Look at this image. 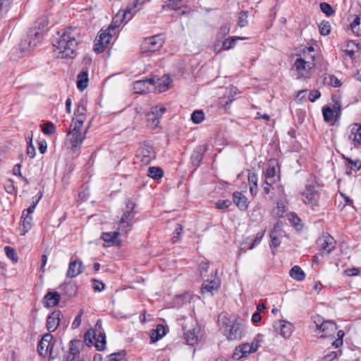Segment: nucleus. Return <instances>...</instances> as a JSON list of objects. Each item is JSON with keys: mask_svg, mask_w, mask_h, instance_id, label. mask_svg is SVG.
<instances>
[{"mask_svg": "<svg viewBox=\"0 0 361 361\" xmlns=\"http://www.w3.org/2000/svg\"><path fill=\"white\" fill-rule=\"evenodd\" d=\"M79 36L78 30L73 27L61 29L53 36L52 44L59 51V57L74 59L76 56Z\"/></svg>", "mask_w": 361, "mask_h": 361, "instance_id": "f257e3e1", "label": "nucleus"}, {"mask_svg": "<svg viewBox=\"0 0 361 361\" xmlns=\"http://www.w3.org/2000/svg\"><path fill=\"white\" fill-rule=\"evenodd\" d=\"M48 24V20L46 16L39 18L30 28L27 37L20 44V49L23 52H30L32 51L41 42L43 32L41 31Z\"/></svg>", "mask_w": 361, "mask_h": 361, "instance_id": "f03ea898", "label": "nucleus"}, {"mask_svg": "<svg viewBox=\"0 0 361 361\" xmlns=\"http://www.w3.org/2000/svg\"><path fill=\"white\" fill-rule=\"evenodd\" d=\"M136 204L135 202L128 200L126 203V209L123 212V215L119 221L118 230L127 235L128 231L131 230L133 226V220L135 217L136 212L135 208Z\"/></svg>", "mask_w": 361, "mask_h": 361, "instance_id": "7ed1b4c3", "label": "nucleus"}, {"mask_svg": "<svg viewBox=\"0 0 361 361\" xmlns=\"http://www.w3.org/2000/svg\"><path fill=\"white\" fill-rule=\"evenodd\" d=\"M331 102V106H326L322 108L324 120L326 122L336 121L341 116L340 97L336 94L332 95Z\"/></svg>", "mask_w": 361, "mask_h": 361, "instance_id": "20e7f679", "label": "nucleus"}, {"mask_svg": "<svg viewBox=\"0 0 361 361\" xmlns=\"http://www.w3.org/2000/svg\"><path fill=\"white\" fill-rule=\"evenodd\" d=\"M140 0H135L133 2V8H128L126 10H121L118 12L115 17L113 18V20L111 24L109 25L107 29L109 31L114 32L115 30L120 26L121 23L123 21L128 22L129 21L135 14V12H133V10L137 7V4L140 3Z\"/></svg>", "mask_w": 361, "mask_h": 361, "instance_id": "39448f33", "label": "nucleus"}, {"mask_svg": "<svg viewBox=\"0 0 361 361\" xmlns=\"http://www.w3.org/2000/svg\"><path fill=\"white\" fill-rule=\"evenodd\" d=\"M95 336L102 338L103 345L106 344V334L102 329V319H98L94 325V328L88 330L84 334V341L88 347L93 345L92 338H95Z\"/></svg>", "mask_w": 361, "mask_h": 361, "instance_id": "423d86ee", "label": "nucleus"}, {"mask_svg": "<svg viewBox=\"0 0 361 361\" xmlns=\"http://www.w3.org/2000/svg\"><path fill=\"white\" fill-rule=\"evenodd\" d=\"M164 43V37L161 35H156L145 38L142 44L141 49L143 53L154 52L159 51Z\"/></svg>", "mask_w": 361, "mask_h": 361, "instance_id": "0eeeda50", "label": "nucleus"}, {"mask_svg": "<svg viewBox=\"0 0 361 361\" xmlns=\"http://www.w3.org/2000/svg\"><path fill=\"white\" fill-rule=\"evenodd\" d=\"M262 342L257 337L253 338L251 343H245L235 348L234 357H238V359L241 357H247L251 353L256 352Z\"/></svg>", "mask_w": 361, "mask_h": 361, "instance_id": "6e6552de", "label": "nucleus"}, {"mask_svg": "<svg viewBox=\"0 0 361 361\" xmlns=\"http://www.w3.org/2000/svg\"><path fill=\"white\" fill-rule=\"evenodd\" d=\"M112 35V32L109 31L107 28L102 29L94 40V51L97 54L104 52L110 43Z\"/></svg>", "mask_w": 361, "mask_h": 361, "instance_id": "1a4fd4ad", "label": "nucleus"}, {"mask_svg": "<svg viewBox=\"0 0 361 361\" xmlns=\"http://www.w3.org/2000/svg\"><path fill=\"white\" fill-rule=\"evenodd\" d=\"M166 109L164 106H154L150 109L147 116V124L151 128H155L159 126L160 119Z\"/></svg>", "mask_w": 361, "mask_h": 361, "instance_id": "9d476101", "label": "nucleus"}, {"mask_svg": "<svg viewBox=\"0 0 361 361\" xmlns=\"http://www.w3.org/2000/svg\"><path fill=\"white\" fill-rule=\"evenodd\" d=\"M302 195L305 197L304 202L310 205L312 208L318 206V201L320 194L316 189V186L313 183H309L306 185V189L303 192Z\"/></svg>", "mask_w": 361, "mask_h": 361, "instance_id": "9b49d317", "label": "nucleus"}, {"mask_svg": "<svg viewBox=\"0 0 361 361\" xmlns=\"http://www.w3.org/2000/svg\"><path fill=\"white\" fill-rule=\"evenodd\" d=\"M217 274L218 271L216 269L214 275H212L210 279L205 280L202 283L201 288V292L202 294L210 293L213 295L214 293L216 292L219 289L221 281L217 276Z\"/></svg>", "mask_w": 361, "mask_h": 361, "instance_id": "f8f14e48", "label": "nucleus"}, {"mask_svg": "<svg viewBox=\"0 0 361 361\" xmlns=\"http://www.w3.org/2000/svg\"><path fill=\"white\" fill-rule=\"evenodd\" d=\"M136 156L142 164L147 165L155 158V152L151 145L144 144L137 149Z\"/></svg>", "mask_w": 361, "mask_h": 361, "instance_id": "ddd939ff", "label": "nucleus"}, {"mask_svg": "<svg viewBox=\"0 0 361 361\" xmlns=\"http://www.w3.org/2000/svg\"><path fill=\"white\" fill-rule=\"evenodd\" d=\"M86 133L87 130L83 133L69 130L67 134V142L70 143V148L73 152H77L80 149L83 140L85 139Z\"/></svg>", "mask_w": 361, "mask_h": 361, "instance_id": "4468645a", "label": "nucleus"}, {"mask_svg": "<svg viewBox=\"0 0 361 361\" xmlns=\"http://www.w3.org/2000/svg\"><path fill=\"white\" fill-rule=\"evenodd\" d=\"M318 243L322 250V255L324 256L329 255L334 250L336 241L329 233H326L318 240Z\"/></svg>", "mask_w": 361, "mask_h": 361, "instance_id": "2eb2a0df", "label": "nucleus"}, {"mask_svg": "<svg viewBox=\"0 0 361 361\" xmlns=\"http://www.w3.org/2000/svg\"><path fill=\"white\" fill-rule=\"evenodd\" d=\"M315 323L319 331L322 333V338L333 336L337 330L336 323L331 321H323L321 324Z\"/></svg>", "mask_w": 361, "mask_h": 361, "instance_id": "dca6fc26", "label": "nucleus"}, {"mask_svg": "<svg viewBox=\"0 0 361 361\" xmlns=\"http://www.w3.org/2000/svg\"><path fill=\"white\" fill-rule=\"evenodd\" d=\"M274 328L276 331H279L280 334L284 338H289L293 330V324L284 320L274 322Z\"/></svg>", "mask_w": 361, "mask_h": 361, "instance_id": "f3484780", "label": "nucleus"}, {"mask_svg": "<svg viewBox=\"0 0 361 361\" xmlns=\"http://www.w3.org/2000/svg\"><path fill=\"white\" fill-rule=\"evenodd\" d=\"M61 315L62 313L60 310H54L47 317L46 327L49 334L56 330L60 324Z\"/></svg>", "mask_w": 361, "mask_h": 361, "instance_id": "a211bd4d", "label": "nucleus"}, {"mask_svg": "<svg viewBox=\"0 0 361 361\" xmlns=\"http://www.w3.org/2000/svg\"><path fill=\"white\" fill-rule=\"evenodd\" d=\"M208 149V145L203 144L202 145L197 146L192 155H191V161L193 166H199L202 163L204 154Z\"/></svg>", "mask_w": 361, "mask_h": 361, "instance_id": "6ab92c4d", "label": "nucleus"}, {"mask_svg": "<svg viewBox=\"0 0 361 361\" xmlns=\"http://www.w3.org/2000/svg\"><path fill=\"white\" fill-rule=\"evenodd\" d=\"M59 289L61 290V296L64 298L65 300H68L76 295L78 291V286L75 283L68 282L61 284L59 287Z\"/></svg>", "mask_w": 361, "mask_h": 361, "instance_id": "aec40b11", "label": "nucleus"}, {"mask_svg": "<svg viewBox=\"0 0 361 361\" xmlns=\"http://www.w3.org/2000/svg\"><path fill=\"white\" fill-rule=\"evenodd\" d=\"M53 341V336L49 334H45L42 339L38 342L37 350L39 355L42 357H45L48 354V347L49 341Z\"/></svg>", "mask_w": 361, "mask_h": 361, "instance_id": "412c9836", "label": "nucleus"}, {"mask_svg": "<svg viewBox=\"0 0 361 361\" xmlns=\"http://www.w3.org/2000/svg\"><path fill=\"white\" fill-rule=\"evenodd\" d=\"M61 295L56 291H49L43 298V305L45 307H53L59 305Z\"/></svg>", "mask_w": 361, "mask_h": 361, "instance_id": "4be33fe9", "label": "nucleus"}, {"mask_svg": "<svg viewBox=\"0 0 361 361\" xmlns=\"http://www.w3.org/2000/svg\"><path fill=\"white\" fill-rule=\"evenodd\" d=\"M83 271L82 262L79 259L71 261L69 263L68 269L66 273L68 278H74L81 274Z\"/></svg>", "mask_w": 361, "mask_h": 361, "instance_id": "5701e85b", "label": "nucleus"}, {"mask_svg": "<svg viewBox=\"0 0 361 361\" xmlns=\"http://www.w3.org/2000/svg\"><path fill=\"white\" fill-rule=\"evenodd\" d=\"M122 233L121 231H114V232H106L102 233L101 235V238L106 243H108V246L110 245H120L121 240H118V235Z\"/></svg>", "mask_w": 361, "mask_h": 361, "instance_id": "b1692460", "label": "nucleus"}, {"mask_svg": "<svg viewBox=\"0 0 361 361\" xmlns=\"http://www.w3.org/2000/svg\"><path fill=\"white\" fill-rule=\"evenodd\" d=\"M233 202L240 211L248 208L247 198L242 192L235 191L233 193Z\"/></svg>", "mask_w": 361, "mask_h": 361, "instance_id": "393cba45", "label": "nucleus"}, {"mask_svg": "<svg viewBox=\"0 0 361 361\" xmlns=\"http://www.w3.org/2000/svg\"><path fill=\"white\" fill-rule=\"evenodd\" d=\"M227 327L228 328V334L227 337L229 340H236L241 338L242 332L239 323L229 321V324H227Z\"/></svg>", "mask_w": 361, "mask_h": 361, "instance_id": "a878e982", "label": "nucleus"}, {"mask_svg": "<svg viewBox=\"0 0 361 361\" xmlns=\"http://www.w3.org/2000/svg\"><path fill=\"white\" fill-rule=\"evenodd\" d=\"M294 66L295 69L300 73L302 71H305L306 73H310V70L314 68V63L306 61L302 58H298L295 60Z\"/></svg>", "mask_w": 361, "mask_h": 361, "instance_id": "bb28decb", "label": "nucleus"}, {"mask_svg": "<svg viewBox=\"0 0 361 361\" xmlns=\"http://www.w3.org/2000/svg\"><path fill=\"white\" fill-rule=\"evenodd\" d=\"M83 348V343L80 340H73L69 343V355L70 359L75 361L77 355H78Z\"/></svg>", "mask_w": 361, "mask_h": 361, "instance_id": "cd10ccee", "label": "nucleus"}, {"mask_svg": "<svg viewBox=\"0 0 361 361\" xmlns=\"http://www.w3.org/2000/svg\"><path fill=\"white\" fill-rule=\"evenodd\" d=\"M200 332L199 327H194L184 333V339L189 345H194L197 341V334Z\"/></svg>", "mask_w": 361, "mask_h": 361, "instance_id": "c85d7f7f", "label": "nucleus"}, {"mask_svg": "<svg viewBox=\"0 0 361 361\" xmlns=\"http://www.w3.org/2000/svg\"><path fill=\"white\" fill-rule=\"evenodd\" d=\"M32 216H25V212H22L20 221V234L24 235L32 227Z\"/></svg>", "mask_w": 361, "mask_h": 361, "instance_id": "c756f323", "label": "nucleus"}, {"mask_svg": "<svg viewBox=\"0 0 361 361\" xmlns=\"http://www.w3.org/2000/svg\"><path fill=\"white\" fill-rule=\"evenodd\" d=\"M349 138L353 140L355 143L361 144V125L355 123L351 129Z\"/></svg>", "mask_w": 361, "mask_h": 361, "instance_id": "7c9ffc66", "label": "nucleus"}, {"mask_svg": "<svg viewBox=\"0 0 361 361\" xmlns=\"http://www.w3.org/2000/svg\"><path fill=\"white\" fill-rule=\"evenodd\" d=\"M166 334V330L162 324H158L155 329H152L150 334V338L152 342L161 339Z\"/></svg>", "mask_w": 361, "mask_h": 361, "instance_id": "2f4dec72", "label": "nucleus"}, {"mask_svg": "<svg viewBox=\"0 0 361 361\" xmlns=\"http://www.w3.org/2000/svg\"><path fill=\"white\" fill-rule=\"evenodd\" d=\"M88 73L87 71H82L78 75L77 87L78 90L82 91L87 87L88 82Z\"/></svg>", "mask_w": 361, "mask_h": 361, "instance_id": "473e14b6", "label": "nucleus"}, {"mask_svg": "<svg viewBox=\"0 0 361 361\" xmlns=\"http://www.w3.org/2000/svg\"><path fill=\"white\" fill-rule=\"evenodd\" d=\"M290 276L295 280L302 281L305 278V274L303 270L299 266H294L290 270Z\"/></svg>", "mask_w": 361, "mask_h": 361, "instance_id": "72a5a7b5", "label": "nucleus"}, {"mask_svg": "<svg viewBox=\"0 0 361 361\" xmlns=\"http://www.w3.org/2000/svg\"><path fill=\"white\" fill-rule=\"evenodd\" d=\"M245 39L246 37H230L226 39L224 41H223L222 47L225 50L231 49L235 46L237 41L244 40Z\"/></svg>", "mask_w": 361, "mask_h": 361, "instance_id": "f704fd0d", "label": "nucleus"}, {"mask_svg": "<svg viewBox=\"0 0 361 361\" xmlns=\"http://www.w3.org/2000/svg\"><path fill=\"white\" fill-rule=\"evenodd\" d=\"M147 175L152 179L159 180L164 176V171L160 167L150 166L148 168Z\"/></svg>", "mask_w": 361, "mask_h": 361, "instance_id": "c9c22d12", "label": "nucleus"}, {"mask_svg": "<svg viewBox=\"0 0 361 361\" xmlns=\"http://www.w3.org/2000/svg\"><path fill=\"white\" fill-rule=\"evenodd\" d=\"M350 30L357 36H361V16H356L350 25Z\"/></svg>", "mask_w": 361, "mask_h": 361, "instance_id": "e433bc0d", "label": "nucleus"}, {"mask_svg": "<svg viewBox=\"0 0 361 361\" xmlns=\"http://www.w3.org/2000/svg\"><path fill=\"white\" fill-rule=\"evenodd\" d=\"M172 80L169 76L164 75L161 79H158V88L160 92H165L169 89Z\"/></svg>", "mask_w": 361, "mask_h": 361, "instance_id": "4c0bfd02", "label": "nucleus"}, {"mask_svg": "<svg viewBox=\"0 0 361 361\" xmlns=\"http://www.w3.org/2000/svg\"><path fill=\"white\" fill-rule=\"evenodd\" d=\"M133 89L137 94H145L149 92V88L146 85V82H145L144 80L134 82Z\"/></svg>", "mask_w": 361, "mask_h": 361, "instance_id": "58836bf2", "label": "nucleus"}, {"mask_svg": "<svg viewBox=\"0 0 361 361\" xmlns=\"http://www.w3.org/2000/svg\"><path fill=\"white\" fill-rule=\"evenodd\" d=\"M269 237L271 238L269 246L271 247L272 253L274 255L276 247H279L281 244V240L276 234H274L273 231H271L269 232Z\"/></svg>", "mask_w": 361, "mask_h": 361, "instance_id": "ea45409f", "label": "nucleus"}, {"mask_svg": "<svg viewBox=\"0 0 361 361\" xmlns=\"http://www.w3.org/2000/svg\"><path fill=\"white\" fill-rule=\"evenodd\" d=\"M85 121V118H73L70 131L81 132V128Z\"/></svg>", "mask_w": 361, "mask_h": 361, "instance_id": "a19ab883", "label": "nucleus"}, {"mask_svg": "<svg viewBox=\"0 0 361 361\" xmlns=\"http://www.w3.org/2000/svg\"><path fill=\"white\" fill-rule=\"evenodd\" d=\"M42 131L46 135H52L56 131V127L53 123L48 121L41 126Z\"/></svg>", "mask_w": 361, "mask_h": 361, "instance_id": "79ce46f5", "label": "nucleus"}, {"mask_svg": "<svg viewBox=\"0 0 361 361\" xmlns=\"http://www.w3.org/2000/svg\"><path fill=\"white\" fill-rule=\"evenodd\" d=\"M126 355L127 353L125 350H122L118 352L111 353L108 356V361H121L126 357Z\"/></svg>", "mask_w": 361, "mask_h": 361, "instance_id": "37998d69", "label": "nucleus"}, {"mask_svg": "<svg viewBox=\"0 0 361 361\" xmlns=\"http://www.w3.org/2000/svg\"><path fill=\"white\" fill-rule=\"evenodd\" d=\"M248 11H242L238 13V25L239 27H245L248 24Z\"/></svg>", "mask_w": 361, "mask_h": 361, "instance_id": "c03bdc74", "label": "nucleus"}, {"mask_svg": "<svg viewBox=\"0 0 361 361\" xmlns=\"http://www.w3.org/2000/svg\"><path fill=\"white\" fill-rule=\"evenodd\" d=\"M204 118V113L202 110H195L191 114V121L196 124L200 123Z\"/></svg>", "mask_w": 361, "mask_h": 361, "instance_id": "a18cd8bd", "label": "nucleus"}, {"mask_svg": "<svg viewBox=\"0 0 361 361\" xmlns=\"http://www.w3.org/2000/svg\"><path fill=\"white\" fill-rule=\"evenodd\" d=\"M4 250L8 258L11 259L13 262L16 263L18 262L17 253L14 248L10 246H6Z\"/></svg>", "mask_w": 361, "mask_h": 361, "instance_id": "49530a36", "label": "nucleus"}, {"mask_svg": "<svg viewBox=\"0 0 361 361\" xmlns=\"http://www.w3.org/2000/svg\"><path fill=\"white\" fill-rule=\"evenodd\" d=\"M319 7L321 11L327 16H331L335 13L333 7L328 3L322 2L319 4Z\"/></svg>", "mask_w": 361, "mask_h": 361, "instance_id": "de8ad7c7", "label": "nucleus"}, {"mask_svg": "<svg viewBox=\"0 0 361 361\" xmlns=\"http://www.w3.org/2000/svg\"><path fill=\"white\" fill-rule=\"evenodd\" d=\"M230 30H231V25L230 24H224V25H222L217 34H216V37L220 40L221 39L224 38L226 35H227L229 32H230Z\"/></svg>", "mask_w": 361, "mask_h": 361, "instance_id": "09e8293b", "label": "nucleus"}, {"mask_svg": "<svg viewBox=\"0 0 361 361\" xmlns=\"http://www.w3.org/2000/svg\"><path fill=\"white\" fill-rule=\"evenodd\" d=\"M182 1L183 0H168L167 3L162 6V10H178L180 7L178 4Z\"/></svg>", "mask_w": 361, "mask_h": 361, "instance_id": "8fccbe9b", "label": "nucleus"}, {"mask_svg": "<svg viewBox=\"0 0 361 361\" xmlns=\"http://www.w3.org/2000/svg\"><path fill=\"white\" fill-rule=\"evenodd\" d=\"M319 33L323 36H326L330 33L331 31V25L327 21H322L319 25Z\"/></svg>", "mask_w": 361, "mask_h": 361, "instance_id": "3c124183", "label": "nucleus"}, {"mask_svg": "<svg viewBox=\"0 0 361 361\" xmlns=\"http://www.w3.org/2000/svg\"><path fill=\"white\" fill-rule=\"evenodd\" d=\"M231 204L232 202L229 200H219L215 204L216 208L218 209H228Z\"/></svg>", "mask_w": 361, "mask_h": 361, "instance_id": "603ef678", "label": "nucleus"}, {"mask_svg": "<svg viewBox=\"0 0 361 361\" xmlns=\"http://www.w3.org/2000/svg\"><path fill=\"white\" fill-rule=\"evenodd\" d=\"M86 107L82 102L78 104L77 109L74 112V115L79 118H85Z\"/></svg>", "mask_w": 361, "mask_h": 361, "instance_id": "864d4df0", "label": "nucleus"}, {"mask_svg": "<svg viewBox=\"0 0 361 361\" xmlns=\"http://www.w3.org/2000/svg\"><path fill=\"white\" fill-rule=\"evenodd\" d=\"M83 313V309H80L72 323L71 327L73 329H77L80 326Z\"/></svg>", "mask_w": 361, "mask_h": 361, "instance_id": "5fc2aeb1", "label": "nucleus"}, {"mask_svg": "<svg viewBox=\"0 0 361 361\" xmlns=\"http://www.w3.org/2000/svg\"><path fill=\"white\" fill-rule=\"evenodd\" d=\"M42 195H40L37 199L32 201V204L27 208L24 209L23 212H25V216H32L31 214L34 212L35 209L38 204L39 200L41 199Z\"/></svg>", "mask_w": 361, "mask_h": 361, "instance_id": "6e6d98bb", "label": "nucleus"}, {"mask_svg": "<svg viewBox=\"0 0 361 361\" xmlns=\"http://www.w3.org/2000/svg\"><path fill=\"white\" fill-rule=\"evenodd\" d=\"M344 335H345L344 331L343 330H339L337 332L338 338L335 341H333L332 345L334 346L335 348H338V347L341 346L343 345V338Z\"/></svg>", "mask_w": 361, "mask_h": 361, "instance_id": "4d7b16f0", "label": "nucleus"}, {"mask_svg": "<svg viewBox=\"0 0 361 361\" xmlns=\"http://www.w3.org/2000/svg\"><path fill=\"white\" fill-rule=\"evenodd\" d=\"M209 264L208 262H202L199 264V272L201 277H204L208 271Z\"/></svg>", "mask_w": 361, "mask_h": 361, "instance_id": "13d9d810", "label": "nucleus"}, {"mask_svg": "<svg viewBox=\"0 0 361 361\" xmlns=\"http://www.w3.org/2000/svg\"><path fill=\"white\" fill-rule=\"evenodd\" d=\"M27 154L30 158H34L35 157V148L32 145V137L27 140Z\"/></svg>", "mask_w": 361, "mask_h": 361, "instance_id": "bf43d9fd", "label": "nucleus"}, {"mask_svg": "<svg viewBox=\"0 0 361 361\" xmlns=\"http://www.w3.org/2000/svg\"><path fill=\"white\" fill-rule=\"evenodd\" d=\"M93 283V288L95 291H102L104 289L105 285L102 281H99L96 279H92L91 280Z\"/></svg>", "mask_w": 361, "mask_h": 361, "instance_id": "052dcab7", "label": "nucleus"}, {"mask_svg": "<svg viewBox=\"0 0 361 361\" xmlns=\"http://www.w3.org/2000/svg\"><path fill=\"white\" fill-rule=\"evenodd\" d=\"M92 345H94L97 350L101 351L105 349L106 345L102 344V338L99 336H95V338H92Z\"/></svg>", "mask_w": 361, "mask_h": 361, "instance_id": "680f3d73", "label": "nucleus"}, {"mask_svg": "<svg viewBox=\"0 0 361 361\" xmlns=\"http://www.w3.org/2000/svg\"><path fill=\"white\" fill-rule=\"evenodd\" d=\"M248 182L250 185H254L255 189L257 188V176L254 172H250L248 175Z\"/></svg>", "mask_w": 361, "mask_h": 361, "instance_id": "e2e57ef3", "label": "nucleus"}, {"mask_svg": "<svg viewBox=\"0 0 361 361\" xmlns=\"http://www.w3.org/2000/svg\"><path fill=\"white\" fill-rule=\"evenodd\" d=\"M291 224L295 227V229L300 231L302 228V225L301 224V219H299L295 214L293 216V218L290 219Z\"/></svg>", "mask_w": 361, "mask_h": 361, "instance_id": "0e129e2a", "label": "nucleus"}, {"mask_svg": "<svg viewBox=\"0 0 361 361\" xmlns=\"http://www.w3.org/2000/svg\"><path fill=\"white\" fill-rule=\"evenodd\" d=\"M276 175V169L274 166H270L267 169L265 172V180L268 181V179L274 178Z\"/></svg>", "mask_w": 361, "mask_h": 361, "instance_id": "69168bd1", "label": "nucleus"}, {"mask_svg": "<svg viewBox=\"0 0 361 361\" xmlns=\"http://www.w3.org/2000/svg\"><path fill=\"white\" fill-rule=\"evenodd\" d=\"M264 231L262 232H258L257 233L255 238L253 240V243L250 246L249 249L252 250V248H254L257 245H258L261 242V240L264 236Z\"/></svg>", "mask_w": 361, "mask_h": 361, "instance_id": "338daca9", "label": "nucleus"}, {"mask_svg": "<svg viewBox=\"0 0 361 361\" xmlns=\"http://www.w3.org/2000/svg\"><path fill=\"white\" fill-rule=\"evenodd\" d=\"M321 97V93L319 90H312L309 93L308 99L311 102H314Z\"/></svg>", "mask_w": 361, "mask_h": 361, "instance_id": "774afa93", "label": "nucleus"}]
</instances>
